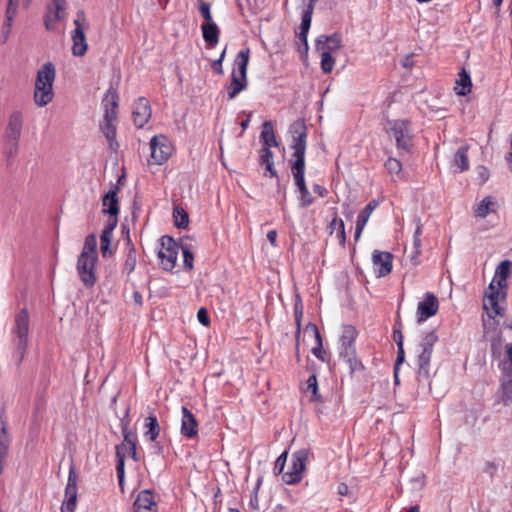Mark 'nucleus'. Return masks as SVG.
<instances>
[{"label": "nucleus", "instance_id": "1", "mask_svg": "<svg viewBox=\"0 0 512 512\" xmlns=\"http://www.w3.org/2000/svg\"><path fill=\"white\" fill-rule=\"evenodd\" d=\"M55 76V66L51 62L45 63L37 71L34 90V101L37 106L44 107L52 101Z\"/></svg>", "mask_w": 512, "mask_h": 512}, {"label": "nucleus", "instance_id": "2", "mask_svg": "<svg viewBox=\"0 0 512 512\" xmlns=\"http://www.w3.org/2000/svg\"><path fill=\"white\" fill-rule=\"evenodd\" d=\"M119 96L115 88L110 87L104 95L102 104L105 108L104 121L105 124L102 127L103 133L107 140L110 142V147L116 149L118 143L115 141L116 138V127L113 122L117 119V108H118Z\"/></svg>", "mask_w": 512, "mask_h": 512}, {"label": "nucleus", "instance_id": "3", "mask_svg": "<svg viewBox=\"0 0 512 512\" xmlns=\"http://www.w3.org/2000/svg\"><path fill=\"white\" fill-rule=\"evenodd\" d=\"M438 341V335L435 331L427 332L418 345L416 356L417 379L419 382L427 381L430 378V362L433 353V347Z\"/></svg>", "mask_w": 512, "mask_h": 512}, {"label": "nucleus", "instance_id": "4", "mask_svg": "<svg viewBox=\"0 0 512 512\" xmlns=\"http://www.w3.org/2000/svg\"><path fill=\"white\" fill-rule=\"evenodd\" d=\"M289 133L292 135L291 148L294 150L293 161H305L307 127L303 119H297L289 127Z\"/></svg>", "mask_w": 512, "mask_h": 512}, {"label": "nucleus", "instance_id": "5", "mask_svg": "<svg viewBox=\"0 0 512 512\" xmlns=\"http://www.w3.org/2000/svg\"><path fill=\"white\" fill-rule=\"evenodd\" d=\"M495 282V279H493L489 284L483 299V308L492 319L504 315V309L499 305V302L507 296V291L496 288Z\"/></svg>", "mask_w": 512, "mask_h": 512}, {"label": "nucleus", "instance_id": "6", "mask_svg": "<svg viewBox=\"0 0 512 512\" xmlns=\"http://www.w3.org/2000/svg\"><path fill=\"white\" fill-rule=\"evenodd\" d=\"M75 29L72 32V54L77 57H82L88 50V44L85 36V28L88 27L84 11L77 12L76 19L74 20Z\"/></svg>", "mask_w": 512, "mask_h": 512}, {"label": "nucleus", "instance_id": "7", "mask_svg": "<svg viewBox=\"0 0 512 512\" xmlns=\"http://www.w3.org/2000/svg\"><path fill=\"white\" fill-rule=\"evenodd\" d=\"M388 129L396 140L398 150L410 152L412 147L410 122L407 120H389Z\"/></svg>", "mask_w": 512, "mask_h": 512}, {"label": "nucleus", "instance_id": "8", "mask_svg": "<svg viewBox=\"0 0 512 512\" xmlns=\"http://www.w3.org/2000/svg\"><path fill=\"white\" fill-rule=\"evenodd\" d=\"M308 450L301 449L292 455L291 466L289 470L283 473L282 479L286 484L293 485L301 481L302 473L306 468L308 460Z\"/></svg>", "mask_w": 512, "mask_h": 512}, {"label": "nucleus", "instance_id": "9", "mask_svg": "<svg viewBox=\"0 0 512 512\" xmlns=\"http://www.w3.org/2000/svg\"><path fill=\"white\" fill-rule=\"evenodd\" d=\"M97 256H87L86 253H81L77 260V271L80 280L86 288H91L96 283L95 264Z\"/></svg>", "mask_w": 512, "mask_h": 512}, {"label": "nucleus", "instance_id": "10", "mask_svg": "<svg viewBox=\"0 0 512 512\" xmlns=\"http://www.w3.org/2000/svg\"><path fill=\"white\" fill-rule=\"evenodd\" d=\"M29 332V314L26 308L21 309L15 317L14 333L17 335V350L23 357Z\"/></svg>", "mask_w": 512, "mask_h": 512}, {"label": "nucleus", "instance_id": "11", "mask_svg": "<svg viewBox=\"0 0 512 512\" xmlns=\"http://www.w3.org/2000/svg\"><path fill=\"white\" fill-rule=\"evenodd\" d=\"M161 245L164 250L159 251L158 257L161 259L162 267L166 271H172L176 265L178 245L175 240L168 235L161 237Z\"/></svg>", "mask_w": 512, "mask_h": 512}, {"label": "nucleus", "instance_id": "12", "mask_svg": "<svg viewBox=\"0 0 512 512\" xmlns=\"http://www.w3.org/2000/svg\"><path fill=\"white\" fill-rule=\"evenodd\" d=\"M150 150L151 158L157 165L166 162L172 153L171 144L164 135H156L150 140Z\"/></svg>", "mask_w": 512, "mask_h": 512}, {"label": "nucleus", "instance_id": "13", "mask_svg": "<svg viewBox=\"0 0 512 512\" xmlns=\"http://www.w3.org/2000/svg\"><path fill=\"white\" fill-rule=\"evenodd\" d=\"M439 308L437 297L432 293H427L423 301L419 302L417 307V322L421 323L434 316Z\"/></svg>", "mask_w": 512, "mask_h": 512}, {"label": "nucleus", "instance_id": "14", "mask_svg": "<svg viewBox=\"0 0 512 512\" xmlns=\"http://www.w3.org/2000/svg\"><path fill=\"white\" fill-rule=\"evenodd\" d=\"M151 107L149 101L144 98H138L133 106V121L136 127L142 128L151 117Z\"/></svg>", "mask_w": 512, "mask_h": 512}, {"label": "nucleus", "instance_id": "15", "mask_svg": "<svg viewBox=\"0 0 512 512\" xmlns=\"http://www.w3.org/2000/svg\"><path fill=\"white\" fill-rule=\"evenodd\" d=\"M393 255L390 252L374 250L372 262L375 267L377 277H385L392 271Z\"/></svg>", "mask_w": 512, "mask_h": 512}, {"label": "nucleus", "instance_id": "16", "mask_svg": "<svg viewBox=\"0 0 512 512\" xmlns=\"http://www.w3.org/2000/svg\"><path fill=\"white\" fill-rule=\"evenodd\" d=\"M23 127V114L16 110L13 111L8 119L7 126L4 131V140H19Z\"/></svg>", "mask_w": 512, "mask_h": 512}, {"label": "nucleus", "instance_id": "17", "mask_svg": "<svg viewBox=\"0 0 512 512\" xmlns=\"http://www.w3.org/2000/svg\"><path fill=\"white\" fill-rule=\"evenodd\" d=\"M181 434L187 438L198 435V422L194 414L185 406L182 407Z\"/></svg>", "mask_w": 512, "mask_h": 512}, {"label": "nucleus", "instance_id": "18", "mask_svg": "<svg viewBox=\"0 0 512 512\" xmlns=\"http://www.w3.org/2000/svg\"><path fill=\"white\" fill-rule=\"evenodd\" d=\"M378 205H379V202L377 200L373 199L358 214L357 221H356V227H355V235H354V238L356 241L360 238L361 233H362L365 225L367 224L371 213L378 207Z\"/></svg>", "mask_w": 512, "mask_h": 512}, {"label": "nucleus", "instance_id": "19", "mask_svg": "<svg viewBox=\"0 0 512 512\" xmlns=\"http://www.w3.org/2000/svg\"><path fill=\"white\" fill-rule=\"evenodd\" d=\"M342 38L339 33L332 35H321L316 39V50L326 49L329 51H335L341 48Z\"/></svg>", "mask_w": 512, "mask_h": 512}, {"label": "nucleus", "instance_id": "20", "mask_svg": "<svg viewBox=\"0 0 512 512\" xmlns=\"http://www.w3.org/2000/svg\"><path fill=\"white\" fill-rule=\"evenodd\" d=\"M250 49L246 48L237 54L234 61V69L231 74L242 77L243 80L247 79V68L249 64Z\"/></svg>", "mask_w": 512, "mask_h": 512}, {"label": "nucleus", "instance_id": "21", "mask_svg": "<svg viewBox=\"0 0 512 512\" xmlns=\"http://www.w3.org/2000/svg\"><path fill=\"white\" fill-rule=\"evenodd\" d=\"M118 187L106 193L102 199L103 213L109 216H118L119 214V200L117 197Z\"/></svg>", "mask_w": 512, "mask_h": 512}, {"label": "nucleus", "instance_id": "22", "mask_svg": "<svg viewBox=\"0 0 512 512\" xmlns=\"http://www.w3.org/2000/svg\"><path fill=\"white\" fill-rule=\"evenodd\" d=\"M512 268V262L509 260H503L496 268L495 276V285L496 288L506 290L507 289V278L510 274Z\"/></svg>", "mask_w": 512, "mask_h": 512}, {"label": "nucleus", "instance_id": "23", "mask_svg": "<svg viewBox=\"0 0 512 512\" xmlns=\"http://www.w3.org/2000/svg\"><path fill=\"white\" fill-rule=\"evenodd\" d=\"M129 452V447L126 446V443L121 442L116 446V458H117V477L119 480V485L123 487L124 476H125V457L126 453Z\"/></svg>", "mask_w": 512, "mask_h": 512}, {"label": "nucleus", "instance_id": "24", "mask_svg": "<svg viewBox=\"0 0 512 512\" xmlns=\"http://www.w3.org/2000/svg\"><path fill=\"white\" fill-rule=\"evenodd\" d=\"M203 39L208 48H214L219 41L220 30L218 26L213 23H204L201 27Z\"/></svg>", "mask_w": 512, "mask_h": 512}, {"label": "nucleus", "instance_id": "25", "mask_svg": "<svg viewBox=\"0 0 512 512\" xmlns=\"http://www.w3.org/2000/svg\"><path fill=\"white\" fill-rule=\"evenodd\" d=\"M248 86V80H243L242 77H238L235 74H231V82L226 85L228 98L230 100L235 99L239 93L246 90Z\"/></svg>", "mask_w": 512, "mask_h": 512}, {"label": "nucleus", "instance_id": "26", "mask_svg": "<svg viewBox=\"0 0 512 512\" xmlns=\"http://www.w3.org/2000/svg\"><path fill=\"white\" fill-rule=\"evenodd\" d=\"M260 140L262 143V147L271 148L272 146H279L278 141L276 140V136L273 129V124L271 121H266L263 123L262 131L260 134Z\"/></svg>", "mask_w": 512, "mask_h": 512}, {"label": "nucleus", "instance_id": "27", "mask_svg": "<svg viewBox=\"0 0 512 512\" xmlns=\"http://www.w3.org/2000/svg\"><path fill=\"white\" fill-rule=\"evenodd\" d=\"M422 228H423V226L420 223V220L418 219L416 229H415V232L413 235L414 251L412 252V254L410 256V261L413 265H418L420 263L419 256L421 255V247H422V244H421V236L423 233Z\"/></svg>", "mask_w": 512, "mask_h": 512}, {"label": "nucleus", "instance_id": "28", "mask_svg": "<svg viewBox=\"0 0 512 512\" xmlns=\"http://www.w3.org/2000/svg\"><path fill=\"white\" fill-rule=\"evenodd\" d=\"M340 356L348 363L351 373L363 368L356 357L355 347H340Z\"/></svg>", "mask_w": 512, "mask_h": 512}, {"label": "nucleus", "instance_id": "29", "mask_svg": "<svg viewBox=\"0 0 512 512\" xmlns=\"http://www.w3.org/2000/svg\"><path fill=\"white\" fill-rule=\"evenodd\" d=\"M497 203L493 197H485L474 209V216L479 218H485L489 213L495 212Z\"/></svg>", "mask_w": 512, "mask_h": 512}, {"label": "nucleus", "instance_id": "30", "mask_svg": "<svg viewBox=\"0 0 512 512\" xmlns=\"http://www.w3.org/2000/svg\"><path fill=\"white\" fill-rule=\"evenodd\" d=\"M458 77L459 78L456 81V86L454 89L458 95L466 96L471 92L472 87L470 75L465 69H462Z\"/></svg>", "mask_w": 512, "mask_h": 512}, {"label": "nucleus", "instance_id": "31", "mask_svg": "<svg viewBox=\"0 0 512 512\" xmlns=\"http://www.w3.org/2000/svg\"><path fill=\"white\" fill-rule=\"evenodd\" d=\"M291 171L298 189L306 187L305 183V161H292Z\"/></svg>", "mask_w": 512, "mask_h": 512}, {"label": "nucleus", "instance_id": "32", "mask_svg": "<svg viewBox=\"0 0 512 512\" xmlns=\"http://www.w3.org/2000/svg\"><path fill=\"white\" fill-rule=\"evenodd\" d=\"M127 247L128 251L126 254L125 262L123 264L122 271L123 273L130 275L136 267V249L129 237L127 239Z\"/></svg>", "mask_w": 512, "mask_h": 512}, {"label": "nucleus", "instance_id": "33", "mask_svg": "<svg viewBox=\"0 0 512 512\" xmlns=\"http://www.w3.org/2000/svg\"><path fill=\"white\" fill-rule=\"evenodd\" d=\"M18 2L19 0H9L7 9H6V20L3 26V34L5 39H7L8 34L10 33V28L14 19V16L16 15L17 8H18Z\"/></svg>", "mask_w": 512, "mask_h": 512}, {"label": "nucleus", "instance_id": "34", "mask_svg": "<svg viewBox=\"0 0 512 512\" xmlns=\"http://www.w3.org/2000/svg\"><path fill=\"white\" fill-rule=\"evenodd\" d=\"M502 372L501 388L503 391V402L507 405L509 402H512V371Z\"/></svg>", "mask_w": 512, "mask_h": 512}, {"label": "nucleus", "instance_id": "35", "mask_svg": "<svg viewBox=\"0 0 512 512\" xmlns=\"http://www.w3.org/2000/svg\"><path fill=\"white\" fill-rule=\"evenodd\" d=\"M145 421H146L145 427L147 429L145 432V436L150 441L154 442L160 434V426H159L157 417L154 415H149L145 419Z\"/></svg>", "mask_w": 512, "mask_h": 512}, {"label": "nucleus", "instance_id": "36", "mask_svg": "<svg viewBox=\"0 0 512 512\" xmlns=\"http://www.w3.org/2000/svg\"><path fill=\"white\" fill-rule=\"evenodd\" d=\"M133 506L134 509H144L145 507H157L156 502L154 501L153 494L150 490L141 491L138 494Z\"/></svg>", "mask_w": 512, "mask_h": 512}, {"label": "nucleus", "instance_id": "37", "mask_svg": "<svg viewBox=\"0 0 512 512\" xmlns=\"http://www.w3.org/2000/svg\"><path fill=\"white\" fill-rule=\"evenodd\" d=\"M357 331L352 325H344L340 337L341 347H354Z\"/></svg>", "mask_w": 512, "mask_h": 512}, {"label": "nucleus", "instance_id": "38", "mask_svg": "<svg viewBox=\"0 0 512 512\" xmlns=\"http://www.w3.org/2000/svg\"><path fill=\"white\" fill-rule=\"evenodd\" d=\"M468 150V145L461 146L454 155L455 165L460 168L461 172L469 168Z\"/></svg>", "mask_w": 512, "mask_h": 512}, {"label": "nucleus", "instance_id": "39", "mask_svg": "<svg viewBox=\"0 0 512 512\" xmlns=\"http://www.w3.org/2000/svg\"><path fill=\"white\" fill-rule=\"evenodd\" d=\"M189 237H186L181 240V249L183 253V262H184V268L187 270L193 269V260L194 255L192 253V246L188 243H186V240H189Z\"/></svg>", "mask_w": 512, "mask_h": 512}, {"label": "nucleus", "instance_id": "40", "mask_svg": "<svg viewBox=\"0 0 512 512\" xmlns=\"http://www.w3.org/2000/svg\"><path fill=\"white\" fill-rule=\"evenodd\" d=\"M173 218L174 224L177 228L185 229L188 227L189 216L188 213L182 207L176 206L173 209Z\"/></svg>", "mask_w": 512, "mask_h": 512}, {"label": "nucleus", "instance_id": "41", "mask_svg": "<svg viewBox=\"0 0 512 512\" xmlns=\"http://www.w3.org/2000/svg\"><path fill=\"white\" fill-rule=\"evenodd\" d=\"M65 496H77V474L73 465L69 469L68 482L65 488Z\"/></svg>", "mask_w": 512, "mask_h": 512}, {"label": "nucleus", "instance_id": "42", "mask_svg": "<svg viewBox=\"0 0 512 512\" xmlns=\"http://www.w3.org/2000/svg\"><path fill=\"white\" fill-rule=\"evenodd\" d=\"M112 237L113 236L111 235H100V251L103 258L112 257L114 254V251L111 247Z\"/></svg>", "mask_w": 512, "mask_h": 512}, {"label": "nucleus", "instance_id": "43", "mask_svg": "<svg viewBox=\"0 0 512 512\" xmlns=\"http://www.w3.org/2000/svg\"><path fill=\"white\" fill-rule=\"evenodd\" d=\"M123 443L129 448L137 446V434L129 430L128 422H122Z\"/></svg>", "mask_w": 512, "mask_h": 512}, {"label": "nucleus", "instance_id": "44", "mask_svg": "<svg viewBox=\"0 0 512 512\" xmlns=\"http://www.w3.org/2000/svg\"><path fill=\"white\" fill-rule=\"evenodd\" d=\"M321 51V68L324 73H330L334 67L335 60L331 55L332 51L320 49Z\"/></svg>", "mask_w": 512, "mask_h": 512}, {"label": "nucleus", "instance_id": "45", "mask_svg": "<svg viewBox=\"0 0 512 512\" xmlns=\"http://www.w3.org/2000/svg\"><path fill=\"white\" fill-rule=\"evenodd\" d=\"M19 149V140H5L4 155L7 158L8 165L11 160L17 155Z\"/></svg>", "mask_w": 512, "mask_h": 512}, {"label": "nucleus", "instance_id": "46", "mask_svg": "<svg viewBox=\"0 0 512 512\" xmlns=\"http://www.w3.org/2000/svg\"><path fill=\"white\" fill-rule=\"evenodd\" d=\"M81 253H86L87 256H97V239L95 234H89L86 237Z\"/></svg>", "mask_w": 512, "mask_h": 512}, {"label": "nucleus", "instance_id": "47", "mask_svg": "<svg viewBox=\"0 0 512 512\" xmlns=\"http://www.w3.org/2000/svg\"><path fill=\"white\" fill-rule=\"evenodd\" d=\"M307 391H311V401L322 402V396L318 392V383L317 377L315 374H312L307 379Z\"/></svg>", "mask_w": 512, "mask_h": 512}, {"label": "nucleus", "instance_id": "48", "mask_svg": "<svg viewBox=\"0 0 512 512\" xmlns=\"http://www.w3.org/2000/svg\"><path fill=\"white\" fill-rule=\"evenodd\" d=\"M384 166L390 174H400L402 171V164L396 158L389 157Z\"/></svg>", "mask_w": 512, "mask_h": 512}, {"label": "nucleus", "instance_id": "49", "mask_svg": "<svg viewBox=\"0 0 512 512\" xmlns=\"http://www.w3.org/2000/svg\"><path fill=\"white\" fill-rule=\"evenodd\" d=\"M65 0H52L55 9V21H60L65 16Z\"/></svg>", "mask_w": 512, "mask_h": 512}, {"label": "nucleus", "instance_id": "50", "mask_svg": "<svg viewBox=\"0 0 512 512\" xmlns=\"http://www.w3.org/2000/svg\"><path fill=\"white\" fill-rule=\"evenodd\" d=\"M300 192V205L305 208L313 203V197L311 196L307 186L299 189Z\"/></svg>", "mask_w": 512, "mask_h": 512}, {"label": "nucleus", "instance_id": "51", "mask_svg": "<svg viewBox=\"0 0 512 512\" xmlns=\"http://www.w3.org/2000/svg\"><path fill=\"white\" fill-rule=\"evenodd\" d=\"M118 224V216H109L101 234L113 236V231Z\"/></svg>", "mask_w": 512, "mask_h": 512}, {"label": "nucleus", "instance_id": "52", "mask_svg": "<svg viewBox=\"0 0 512 512\" xmlns=\"http://www.w3.org/2000/svg\"><path fill=\"white\" fill-rule=\"evenodd\" d=\"M66 501L61 506V512H74L76 508L77 496H65Z\"/></svg>", "mask_w": 512, "mask_h": 512}, {"label": "nucleus", "instance_id": "53", "mask_svg": "<svg viewBox=\"0 0 512 512\" xmlns=\"http://www.w3.org/2000/svg\"><path fill=\"white\" fill-rule=\"evenodd\" d=\"M288 452L284 451L275 461L274 473L276 475L283 473L284 466L286 464Z\"/></svg>", "mask_w": 512, "mask_h": 512}, {"label": "nucleus", "instance_id": "54", "mask_svg": "<svg viewBox=\"0 0 512 512\" xmlns=\"http://www.w3.org/2000/svg\"><path fill=\"white\" fill-rule=\"evenodd\" d=\"M273 162V153L271 148L262 147L260 150V164H268Z\"/></svg>", "mask_w": 512, "mask_h": 512}, {"label": "nucleus", "instance_id": "55", "mask_svg": "<svg viewBox=\"0 0 512 512\" xmlns=\"http://www.w3.org/2000/svg\"><path fill=\"white\" fill-rule=\"evenodd\" d=\"M393 339L396 342L397 348L404 347L403 334L401 331V323L400 322H397L394 326Z\"/></svg>", "mask_w": 512, "mask_h": 512}, {"label": "nucleus", "instance_id": "56", "mask_svg": "<svg viewBox=\"0 0 512 512\" xmlns=\"http://www.w3.org/2000/svg\"><path fill=\"white\" fill-rule=\"evenodd\" d=\"M200 12L205 20V23H213L212 15L210 12V5L206 2H202L200 5Z\"/></svg>", "mask_w": 512, "mask_h": 512}, {"label": "nucleus", "instance_id": "57", "mask_svg": "<svg viewBox=\"0 0 512 512\" xmlns=\"http://www.w3.org/2000/svg\"><path fill=\"white\" fill-rule=\"evenodd\" d=\"M226 48L220 54V57L212 63V69L217 74H223L222 62L225 58Z\"/></svg>", "mask_w": 512, "mask_h": 512}, {"label": "nucleus", "instance_id": "58", "mask_svg": "<svg viewBox=\"0 0 512 512\" xmlns=\"http://www.w3.org/2000/svg\"><path fill=\"white\" fill-rule=\"evenodd\" d=\"M261 483H262V478H259L254 487L253 495L251 496V499H250V506L253 509H258V495L257 494H258V490L260 488Z\"/></svg>", "mask_w": 512, "mask_h": 512}, {"label": "nucleus", "instance_id": "59", "mask_svg": "<svg viewBox=\"0 0 512 512\" xmlns=\"http://www.w3.org/2000/svg\"><path fill=\"white\" fill-rule=\"evenodd\" d=\"M507 359L500 364L502 371H512V345L507 349Z\"/></svg>", "mask_w": 512, "mask_h": 512}, {"label": "nucleus", "instance_id": "60", "mask_svg": "<svg viewBox=\"0 0 512 512\" xmlns=\"http://www.w3.org/2000/svg\"><path fill=\"white\" fill-rule=\"evenodd\" d=\"M306 331H311L314 336H315V339H316V345H319V346H322V337H321V334L319 332V329L318 327L315 325V324H312V323H309L307 326H306Z\"/></svg>", "mask_w": 512, "mask_h": 512}, {"label": "nucleus", "instance_id": "61", "mask_svg": "<svg viewBox=\"0 0 512 512\" xmlns=\"http://www.w3.org/2000/svg\"><path fill=\"white\" fill-rule=\"evenodd\" d=\"M197 318H198V321L204 326H208L210 323V318H209L208 312L205 308H200L198 310Z\"/></svg>", "mask_w": 512, "mask_h": 512}, {"label": "nucleus", "instance_id": "62", "mask_svg": "<svg viewBox=\"0 0 512 512\" xmlns=\"http://www.w3.org/2000/svg\"><path fill=\"white\" fill-rule=\"evenodd\" d=\"M337 238L342 247L345 246L346 243V234H345V226L343 220L339 221V229L337 231Z\"/></svg>", "mask_w": 512, "mask_h": 512}, {"label": "nucleus", "instance_id": "63", "mask_svg": "<svg viewBox=\"0 0 512 512\" xmlns=\"http://www.w3.org/2000/svg\"><path fill=\"white\" fill-rule=\"evenodd\" d=\"M405 361L404 347L397 348V357L394 364V370H399L400 365Z\"/></svg>", "mask_w": 512, "mask_h": 512}, {"label": "nucleus", "instance_id": "64", "mask_svg": "<svg viewBox=\"0 0 512 512\" xmlns=\"http://www.w3.org/2000/svg\"><path fill=\"white\" fill-rule=\"evenodd\" d=\"M497 469L498 465L495 462L488 461L484 467V472L489 474V476L493 478Z\"/></svg>", "mask_w": 512, "mask_h": 512}]
</instances>
